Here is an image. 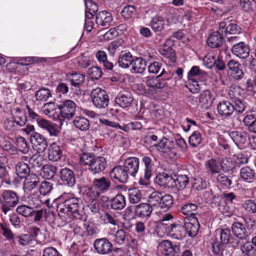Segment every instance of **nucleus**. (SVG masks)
<instances>
[{"label":"nucleus","mask_w":256,"mask_h":256,"mask_svg":"<svg viewBox=\"0 0 256 256\" xmlns=\"http://www.w3.org/2000/svg\"><path fill=\"white\" fill-rule=\"evenodd\" d=\"M64 200L59 204L57 210L60 218L64 222L69 221L72 218L81 219L84 214V206L80 198L66 194L62 196Z\"/></svg>","instance_id":"nucleus-1"},{"label":"nucleus","mask_w":256,"mask_h":256,"mask_svg":"<svg viewBox=\"0 0 256 256\" xmlns=\"http://www.w3.org/2000/svg\"><path fill=\"white\" fill-rule=\"evenodd\" d=\"M244 224L240 222H234L231 227L232 234L240 240H246L250 235L256 234V222L252 218H243Z\"/></svg>","instance_id":"nucleus-2"},{"label":"nucleus","mask_w":256,"mask_h":256,"mask_svg":"<svg viewBox=\"0 0 256 256\" xmlns=\"http://www.w3.org/2000/svg\"><path fill=\"white\" fill-rule=\"evenodd\" d=\"M167 74L164 68H162V72L157 76H146L144 82H145L147 89H144V94L148 97H155L158 90L165 87L166 82L164 78H160L164 74Z\"/></svg>","instance_id":"nucleus-3"},{"label":"nucleus","mask_w":256,"mask_h":256,"mask_svg":"<svg viewBox=\"0 0 256 256\" xmlns=\"http://www.w3.org/2000/svg\"><path fill=\"white\" fill-rule=\"evenodd\" d=\"M148 203L155 210L158 208L168 210L172 205L173 197L172 195L162 194L158 191L152 192L148 196Z\"/></svg>","instance_id":"nucleus-4"},{"label":"nucleus","mask_w":256,"mask_h":256,"mask_svg":"<svg viewBox=\"0 0 256 256\" xmlns=\"http://www.w3.org/2000/svg\"><path fill=\"white\" fill-rule=\"evenodd\" d=\"M18 202L19 197L16 192L10 190H0V209L5 214L16 206Z\"/></svg>","instance_id":"nucleus-5"},{"label":"nucleus","mask_w":256,"mask_h":256,"mask_svg":"<svg viewBox=\"0 0 256 256\" xmlns=\"http://www.w3.org/2000/svg\"><path fill=\"white\" fill-rule=\"evenodd\" d=\"M94 106L98 108H105L109 104V96L106 92L100 88L93 89L90 94Z\"/></svg>","instance_id":"nucleus-6"},{"label":"nucleus","mask_w":256,"mask_h":256,"mask_svg":"<svg viewBox=\"0 0 256 256\" xmlns=\"http://www.w3.org/2000/svg\"><path fill=\"white\" fill-rule=\"evenodd\" d=\"M60 114L64 120H70L76 114V104L72 100H66L62 102L58 106Z\"/></svg>","instance_id":"nucleus-7"},{"label":"nucleus","mask_w":256,"mask_h":256,"mask_svg":"<svg viewBox=\"0 0 256 256\" xmlns=\"http://www.w3.org/2000/svg\"><path fill=\"white\" fill-rule=\"evenodd\" d=\"M94 246L96 252L102 255L110 254L113 249L112 243L106 238H97L94 242Z\"/></svg>","instance_id":"nucleus-8"},{"label":"nucleus","mask_w":256,"mask_h":256,"mask_svg":"<svg viewBox=\"0 0 256 256\" xmlns=\"http://www.w3.org/2000/svg\"><path fill=\"white\" fill-rule=\"evenodd\" d=\"M30 142L33 148L39 154L44 152L48 147L46 138L38 132L31 134Z\"/></svg>","instance_id":"nucleus-9"},{"label":"nucleus","mask_w":256,"mask_h":256,"mask_svg":"<svg viewBox=\"0 0 256 256\" xmlns=\"http://www.w3.org/2000/svg\"><path fill=\"white\" fill-rule=\"evenodd\" d=\"M174 42L170 39L168 38L166 40L162 48L160 50V53L164 58L168 60V62L174 64L176 62V57L175 50L172 48Z\"/></svg>","instance_id":"nucleus-10"},{"label":"nucleus","mask_w":256,"mask_h":256,"mask_svg":"<svg viewBox=\"0 0 256 256\" xmlns=\"http://www.w3.org/2000/svg\"><path fill=\"white\" fill-rule=\"evenodd\" d=\"M128 174L122 166H116L110 172L111 180L115 182L126 183L128 178Z\"/></svg>","instance_id":"nucleus-11"},{"label":"nucleus","mask_w":256,"mask_h":256,"mask_svg":"<svg viewBox=\"0 0 256 256\" xmlns=\"http://www.w3.org/2000/svg\"><path fill=\"white\" fill-rule=\"evenodd\" d=\"M59 176L64 186L70 188L74 186L76 182V176L73 170L70 168H62L59 172Z\"/></svg>","instance_id":"nucleus-12"},{"label":"nucleus","mask_w":256,"mask_h":256,"mask_svg":"<svg viewBox=\"0 0 256 256\" xmlns=\"http://www.w3.org/2000/svg\"><path fill=\"white\" fill-rule=\"evenodd\" d=\"M140 161L136 157H130L124 162V168L128 175L135 177L139 169Z\"/></svg>","instance_id":"nucleus-13"},{"label":"nucleus","mask_w":256,"mask_h":256,"mask_svg":"<svg viewBox=\"0 0 256 256\" xmlns=\"http://www.w3.org/2000/svg\"><path fill=\"white\" fill-rule=\"evenodd\" d=\"M170 236L176 240H182L186 237V228L182 223L176 222L171 224L168 227Z\"/></svg>","instance_id":"nucleus-14"},{"label":"nucleus","mask_w":256,"mask_h":256,"mask_svg":"<svg viewBox=\"0 0 256 256\" xmlns=\"http://www.w3.org/2000/svg\"><path fill=\"white\" fill-rule=\"evenodd\" d=\"M232 52L234 54L240 58L246 59L250 54L248 46L243 42H238L233 45Z\"/></svg>","instance_id":"nucleus-15"},{"label":"nucleus","mask_w":256,"mask_h":256,"mask_svg":"<svg viewBox=\"0 0 256 256\" xmlns=\"http://www.w3.org/2000/svg\"><path fill=\"white\" fill-rule=\"evenodd\" d=\"M132 94L129 92L124 91L120 92L116 98V102L122 108L130 107L133 102Z\"/></svg>","instance_id":"nucleus-16"},{"label":"nucleus","mask_w":256,"mask_h":256,"mask_svg":"<svg viewBox=\"0 0 256 256\" xmlns=\"http://www.w3.org/2000/svg\"><path fill=\"white\" fill-rule=\"evenodd\" d=\"M134 230L138 237L142 240L148 238L153 234L151 230L147 228L144 222L140 221L135 224Z\"/></svg>","instance_id":"nucleus-17"},{"label":"nucleus","mask_w":256,"mask_h":256,"mask_svg":"<svg viewBox=\"0 0 256 256\" xmlns=\"http://www.w3.org/2000/svg\"><path fill=\"white\" fill-rule=\"evenodd\" d=\"M106 166V161L103 156H95L88 170L93 174L99 173L104 170Z\"/></svg>","instance_id":"nucleus-18"},{"label":"nucleus","mask_w":256,"mask_h":256,"mask_svg":"<svg viewBox=\"0 0 256 256\" xmlns=\"http://www.w3.org/2000/svg\"><path fill=\"white\" fill-rule=\"evenodd\" d=\"M174 182V178L165 172L160 173L156 178V183L164 188H172Z\"/></svg>","instance_id":"nucleus-19"},{"label":"nucleus","mask_w":256,"mask_h":256,"mask_svg":"<svg viewBox=\"0 0 256 256\" xmlns=\"http://www.w3.org/2000/svg\"><path fill=\"white\" fill-rule=\"evenodd\" d=\"M160 246L162 247L163 252L166 256H174L178 254L180 250L179 245L174 244L168 240H162Z\"/></svg>","instance_id":"nucleus-20"},{"label":"nucleus","mask_w":256,"mask_h":256,"mask_svg":"<svg viewBox=\"0 0 256 256\" xmlns=\"http://www.w3.org/2000/svg\"><path fill=\"white\" fill-rule=\"evenodd\" d=\"M224 38L218 32H212L208 35L207 39L208 46L212 48L221 47L224 43Z\"/></svg>","instance_id":"nucleus-21"},{"label":"nucleus","mask_w":256,"mask_h":256,"mask_svg":"<svg viewBox=\"0 0 256 256\" xmlns=\"http://www.w3.org/2000/svg\"><path fill=\"white\" fill-rule=\"evenodd\" d=\"M228 66L232 76L236 80L242 79L244 74L242 69L241 64L234 60H231L228 62Z\"/></svg>","instance_id":"nucleus-22"},{"label":"nucleus","mask_w":256,"mask_h":256,"mask_svg":"<svg viewBox=\"0 0 256 256\" xmlns=\"http://www.w3.org/2000/svg\"><path fill=\"white\" fill-rule=\"evenodd\" d=\"M158 148L160 151L164 153L176 154L174 142L167 138H164L158 144Z\"/></svg>","instance_id":"nucleus-23"},{"label":"nucleus","mask_w":256,"mask_h":256,"mask_svg":"<svg viewBox=\"0 0 256 256\" xmlns=\"http://www.w3.org/2000/svg\"><path fill=\"white\" fill-rule=\"evenodd\" d=\"M190 222L185 221L184 226L186 228V235L188 234L190 237H194L198 232L200 224L198 218H192L190 219Z\"/></svg>","instance_id":"nucleus-24"},{"label":"nucleus","mask_w":256,"mask_h":256,"mask_svg":"<svg viewBox=\"0 0 256 256\" xmlns=\"http://www.w3.org/2000/svg\"><path fill=\"white\" fill-rule=\"evenodd\" d=\"M38 126L46 130L50 136H58L59 130L58 125L50 121L42 119L38 121Z\"/></svg>","instance_id":"nucleus-25"},{"label":"nucleus","mask_w":256,"mask_h":256,"mask_svg":"<svg viewBox=\"0 0 256 256\" xmlns=\"http://www.w3.org/2000/svg\"><path fill=\"white\" fill-rule=\"evenodd\" d=\"M94 187L102 192H108L111 186V182L108 178L104 176L94 178L92 182Z\"/></svg>","instance_id":"nucleus-26"},{"label":"nucleus","mask_w":256,"mask_h":256,"mask_svg":"<svg viewBox=\"0 0 256 256\" xmlns=\"http://www.w3.org/2000/svg\"><path fill=\"white\" fill-rule=\"evenodd\" d=\"M112 20L111 13L106 11L100 12L96 16V22L98 25L102 26H107Z\"/></svg>","instance_id":"nucleus-27"},{"label":"nucleus","mask_w":256,"mask_h":256,"mask_svg":"<svg viewBox=\"0 0 256 256\" xmlns=\"http://www.w3.org/2000/svg\"><path fill=\"white\" fill-rule=\"evenodd\" d=\"M218 114L224 116H231L234 112V106L232 102L223 101L220 102L217 106Z\"/></svg>","instance_id":"nucleus-28"},{"label":"nucleus","mask_w":256,"mask_h":256,"mask_svg":"<svg viewBox=\"0 0 256 256\" xmlns=\"http://www.w3.org/2000/svg\"><path fill=\"white\" fill-rule=\"evenodd\" d=\"M154 210H155L148 202L142 203L136 206L135 212L138 216L144 218L150 216Z\"/></svg>","instance_id":"nucleus-29"},{"label":"nucleus","mask_w":256,"mask_h":256,"mask_svg":"<svg viewBox=\"0 0 256 256\" xmlns=\"http://www.w3.org/2000/svg\"><path fill=\"white\" fill-rule=\"evenodd\" d=\"M38 176L35 174H29L26 177L24 182V188L25 190L30 191L35 188L40 182Z\"/></svg>","instance_id":"nucleus-30"},{"label":"nucleus","mask_w":256,"mask_h":256,"mask_svg":"<svg viewBox=\"0 0 256 256\" xmlns=\"http://www.w3.org/2000/svg\"><path fill=\"white\" fill-rule=\"evenodd\" d=\"M134 61L133 56L131 53L126 50L122 51L119 56L118 64L122 68H128Z\"/></svg>","instance_id":"nucleus-31"},{"label":"nucleus","mask_w":256,"mask_h":256,"mask_svg":"<svg viewBox=\"0 0 256 256\" xmlns=\"http://www.w3.org/2000/svg\"><path fill=\"white\" fill-rule=\"evenodd\" d=\"M86 194L91 197V201L88 205L90 210L93 213H98L100 212V204L96 200V198L98 197L100 195L99 192H96L94 193L90 190H89L86 192Z\"/></svg>","instance_id":"nucleus-32"},{"label":"nucleus","mask_w":256,"mask_h":256,"mask_svg":"<svg viewBox=\"0 0 256 256\" xmlns=\"http://www.w3.org/2000/svg\"><path fill=\"white\" fill-rule=\"evenodd\" d=\"M126 206V198L122 194H116L110 201V208L113 210H122L125 208Z\"/></svg>","instance_id":"nucleus-33"},{"label":"nucleus","mask_w":256,"mask_h":256,"mask_svg":"<svg viewBox=\"0 0 256 256\" xmlns=\"http://www.w3.org/2000/svg\"><path fill=\"white\" fill-rule=\"evenodd\" d=\"M62 154L60 147L56 142H53L49 147L48 157L50 160L56 162L59 160Z\"/></svg>","instance_id":"nucleus-34"},{"label":"nucleus","mask_w":256,"mask_h":256,"mask_svg":"<svg viewBox=\"0 0 256 256\" xmlns=\"http://www.w3.org/2000/svg\"><path fill=\"white\" fill-rule=\"evenodd\" d=\"M184 215H186L190 219L196 218L195 215L198 213V206L194 204L188 203L184 204L180 210Z\"/></svg>","instance_id":"nucleus-35"},{"label":"nucleus","mask_w":256,"mask_h":256,"mask_svg":"<svg viewBox=\"0 0 256 256\" xmlns=\"http://www.w3.org/2000/svg\"><path fill=\"white\" fill-rule=\"evenodd\" d=\"M66 77L71 84L74 86H78L81 85L85 78L84 75L77 72H68L66 74Z\"/></svg>","instance_id":"nucleus-36"},{"label":"nucleus","mask_w":256,"mask_h":256,"mask_svg":"<svg viewBox=\"0 0 256 256\" xmlns=\"http://www.w3.org/2000/svg\"><path fill=\"white\" fill-rule=\"evenodd\" d=\"M96 56L100 64L106 70H111L113 68V64L108 60L107 54L104 51L100 50L96 54Z\"/></svg>","instance_id":"nucleus-37"},{"label":"nucleus","mask_w":256,"mask_h":256,"mask_svg":"<svg viewBox=\"0 0 256 256\" xmlns=\"http://www.w3.org/2000/svg\"><path fill=\"white\" fill-rule=\"evenodd\" d=\"M230 136L237 146L244 144L247 141V133L244 131L231 132H230Z\"/></svg>","instance_id":"nucleus-38"},{"label":"nucleus","mask_w":256,"mask_h":256,"mask_svg":"<svg viewBox=\"0 0 256 256\" xmlns=\"http://www.w3.org/2000/svg\"><path fill=\"white\" fill-rule=\"evenodd\" d=\"M230 98L234 106V111L235 110L238 113L244 112L247 106V104L244 100L237 98L234 94Z\"/></svg>","instance_id":"nucleus-39"},{"label":"nucleus","mask_w":256,"mask_h":256,"mask_svg":"<svg viewBox=\"0 0 256 256\" xmlns=\"http://www.w3.org/2000/svg\"><path fill=\"white\" fill-rule=\"evenodd\" d=\"M72 122L76 128L82 131H86L90 126L89 120L84 116L76 117Z\"/></svg>","instance_id":"nucleus-40"},{"label":"nucleus","mask_w":256,"mask_h":256,"mask_svg":"<svg viewBox=\"0 0 256 256\" xmlns=\"http://www.w3.org/2000/svg\"><path fill=\"white\" fill-rule=\"evenodd\" d=\"M150 24L152 29L156 32H161L164 28L166 26L164 18L158 15L152 18Z\"/></svg>","instance_id":"nucleus-41"},{"label":"nucleus","mask_w":256,"mask_h":256,"mask_svg":"<svg viewBox=\"0 0 256 256\" xmlns=\"http://www.w3.org/2000/svg\"><path fill=\"white\" fill-rule=\"evenodd\" d=\"M189 182V178L186 175H178L174 178L172 188L176 190L184 189Z\"/></svg>","instance_id":"nucleus-42"},{"label":"nucleus","mask_w":256,"mask_h":256,"mask_svg":"<svg viewBox=\"0 0 256 256\" xmlns=\"http://www.w3.org/2000/svg\"><path fill=\"white\" fill-rule=\"evenodd\" d=\"M240 250L246 256H256V248L250 241L245 242L240 246Z\"/></svg>","instance_id":"nucleus-43"},{"label":"nucleus","mask_w":256,"mask_h":256,"mask_svg":"<svg viewBox=\"0 0 256 256\" xmlns=\"http://www.w3.org/2000/svg\"><path fill=\"white\" fill-rule=\"evenodd\" d=\"M240 178L244 180L250 182L254 178V170L249 166H244L241 168L240 172Z\"/></svg>","instance_id":"nucleus-44"},{"label":"nucleus","mask_w":256,"mask_h":256,"mask_svg":"<svg viewBox=\"0 0 256 256\" xmlns=\"http://www.w3.org/2000/svg\"><path fill=\"white\" fill-rule=\"evenodd\" d=\"M96 156L92 153L83 152L79 155V164L83 166H90Z\"/></svg>","instance_id":"nucleus-45"},{"label":"nucleus","mask_w":256,"mask_h":256,"mask_svg":"<svg viewBox=\"0 0 256 256\" xmlns=\"http://www.w3.org/2000/svg\"><path fill=\"white\" fill-rule=\"evenodd\" d=\"M86 16L90 18L96 13L98 10V5L91 0H86Z\"/></svg>","instance_id":"nucleus-46"},{"label":"nucleus","mask_w":256,"mask_h":256,"mask_svg":"<svg viewBox=\"0 0 256 256\" xmlns=\"http://www.w3.org/2000/svg\"><path fill=\"white\" fill-rule=\"evenodd\" d=\"M16 172L20 177L26 178L30 172V168L28 164L24 162H19L16 166Z\"/></svg>","instance_id":"nucleus-47"},{"label":"nucleus","mask_w":256,"mask_h":256,"mask_svg":"<svg viewBox=\"0 0 256 256\" xmlns=\"http://www.w3.org/2000/svg\"><path fill=\"white\" fill-rule=\"evenodd\" d=\"M146 64L144 60L141 58H136L132 64V68L133 70L138 74L142 73L146 68Z\"/></svg>","instance_id":"nucleus-48"},{"label":"nucleus","mask_w":256,"mask_h":256,"mask_svg":"<svg viewBox=\"0 0 256 256\" xmlns=\"http://www.w3.org/2000/svg\"><path fill=\"white\" fill-rule=\"evenodd\" d=\"M216 233L220 234V242L223 244H227L230 242L232 238L230 230L228 228L217 229Z\"/></svg>","instance_id":"nucleus-49"},{"label":"nucleus","mask_w":256,"mask_h":256,"mask_svg":"<svg viewBox=\"0 0 256 256\" xmlns=\"http://www.w3.org/2000/svg\"><path fill=\"white\" fill-rule=\"evenodd\" d=\"M56 172V166L47 164L42 167L41 174L45 178L51 179L54 176Z\"/></svg>","instance_id":"nucleus-50"},{"label":"nucleus","mask_w":256,"mask_h":256,"mask_svg":"<svg viewBox=\"0 0 256 256\" xmlns=\"http://www.w3.org/2000/svg\"><path fill=\"white\" fill-rule=\"evenodd\" d=\"M16 211L19 214L28 218L33 216L34 208L26 204H21L17 207Z\"/></svg>","instance_id":"nucleus-51"},{"label":"nucleus","mask_w":256,"mask_h":256,"mask_svg":"<svg viewBox=\"0 0 256 256\" xmlns=\"http://www.w3.org/2000/svg\"><path fill=\"white\" fill-rule=\"evenodd\" d=\"M206 168L207 172H210L212 174L218 173L220 171L219 163L214 158H211L206 162Z\"/></svg>","instance_id":"nucleus-52"},{"label":"nucleus","mask_w":256,"mask_h":256,"mask_svg":"<svg viewBox=\"0 0 256 256\" xmlns=\"http://www.w3.org/2000/svg\"><path fill=\"white\" fill-rule=\"evenodd\" d=\"M128 194L130 202L132 204L138 202L142 198L140 190L135 188L130 189L128 191Z\"/></svg>","instance_id":"nucleus-53"},{"label":"nucleus","mask_w":256,"mask_h":256,"mask_svg":"<svg viewBox=\"0 0 256 256\" xmlns=\"http://www.w3.org/2000/svg\"><path fill=\"white\" fill-rule=\"evenodd\" d=\"M35 96L37 100L46 102L52 96V94L49 89L44 88L36 92Z\"/></svg>","instance_id":"nucleus-54"},{"label":"nucleus","mask_w":256,"mask_h":256,"mask_svg":"<svg viewBox=\"0 0 256 256\" xmlns=\"http://www.w3.org/2000/svg\"><path fill=\"white\" fill-rule=\"evenodd\" d=\"M216 178V183L223 188L229 187L232 182L228 176L222 173L218 174Z\"/></svg>","instance_id":"nucleus-55"},{"label":"nucleus","mask_w":256,"mask_h":256,"mask_svg":"<svg viewBox=\"0 0 256 256\" xmlns=\"http://www.w3.org/2000/svg\"><path fill=\"white\" fill-rule=\"evenodd\" d=\"M212 250L216 256H222L224 250V246L216 238H212Z\"/></svg>","instance_id":"nucleus-56"},{"label":"nucleus","mask_w":256,"mask_h":256,"mask_svg":"<svg viewBox=\"0 0 256 256\" xmlns=\"http://www.w3.org/2000/svg\"><path fill=\"white\" fill-rule=\"evenodd\" d=\"M242 208L248 214L256 213V203L251 199L244 200L242 204Z\"/></svg>","instance_id":"nucleus-57"},{"label":"nucleus","mask_w":256,"mask_h":256,"mask_svg":"<svg viewBox=\"0 0 256 256\" xmlns=\"http://www.w3.org/2000/svg\"><path fill=\"white\" fill-rule=\"evenodd\" d=\"M0 228L2 235L8 240H10L14 239V235L10 229L8 224L6 222L1 223L0 224Z\"/></svg>","instance_id":"nucleus-58"},{"label":"nucleus","mask_w":256,"mask_h":256,"mask_svg":"<svg viewBox=\"0 0 256 256\" xmlns=\"http://www.w3.org/2000/svg\"><path fill=\"white\" fill-rule=\"evenodd\" d=\"M52 188L53 184L44 180L39 186V192L41 195L46 196L52 192Z\"/></svg>","instance_id":"nucleus-59"},{"label":"nucleus","mask_w":256,"mask_h":256,"mask_svg":"<svg viewBox=\"0 0 256 256\" xmlns=\"http://www.w3.org/2000/svg\"><path fill=\"white\" fill-rule=\"evenodd\" d=\"M84 226L86 229L87 235L93 236L96 234L99 230L96 226L92 222L88 221L85 222Z\"/></svg>","instance_id":"nucleus-60"},{"label":"nucleus","mask_w":256,"mask_h":256,"mask_svg":"<svg viewBox=\"0 0 256 256\" xmlns=\"http://www.w3.org/2000/svg\"><path fill=\"white\" fill-rule=\"evenodd\" d=\"M88 74L92 80H99L102 76V69L96 66L90 68L88 70Z\"/></svg>","instance_id":"nucleus-61"},{"label":"nucleus","mask_w":256,"mask_h":256,"mask_svg":"<svg viewBox=\"0 0 256 256\" xmlns=\"http://www.w3.org/2000/svg\"><path fill=\"white\" fill-rule=\"evenodd\" d=\"M234 166V163L230 158L223 159L220 162V170L222 169L226 172L232 170Z\"/></svg>","instance_id":"nucleus-62"},{"label":"nucleus","mask_w":256,"mask_h":256,"mask_svg":"<svg viewBox=\"0 0 256 256\" xmlns=\"http://www.w3.org/2000/svg\"><path fill=\"white\" fill-rule=\"evenodd\" d=\"M114 241L119 244H124L127 238L126 232L124 230H118L114 236Z\"/></svg>","instance_id":"nucleus-63"},{"label":"nucleus","mask_w":256,"mask_h":256,"mask_svg":"<svg viewBox=\"0 0 256 256\" xmlns=\"http://www.w3.org/2000/svg\"><path fill=\"white\" fill-rule=\"evenodd\" d=\"M186 86L189 90L193 94H197L200 90V87L198 82L192 78H189Z\"/></svg>","instance_id":"nucleus-64"}]
</instances>
